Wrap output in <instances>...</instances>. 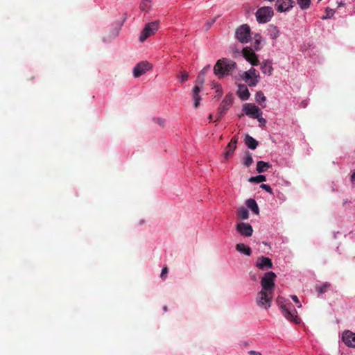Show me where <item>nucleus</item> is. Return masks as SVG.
I'll return each instance as SVG.
<instances>
[{
	"instance_id": "1",
	"label": "nucleus",
	"mask_w": 355,
	"mask_h": 355,
	"mask_svg": "<svg viewBox=\"0 0 355 355\" xmlns=\"http://www.w3.org/2000/svg\"><path fill=\"white\" fill-rule=\"evenodd\" d=\"M236 67V63L228 58L219 59L214 67V73L221 78L230 74Z\"/></svg>"
},
{
	"instance_id": "2",
	"label": "nucleus",
	"mask_w": 355,
	"mask_h": 355,
	"mask_svg": "<svg viewBox=\"0 0 355 355\" xmlns=\"http://www.w3.org/2000/svg\"><path fill=\"white\" fill-rule=\"evenodd\" d=\"M272 297L273 291H265L261 290L256 297L257 304L260 308L268 309L271 305Z\"/></svg>"
},
{
	"instance_id": "3",
	"label": "nucleus",
	"mask_w": 355,
	"mask_h": 355,
	"mask_svg": "<svg viewBox=\"0 0 355 355\" xmlns=\"http://www.w3.org/2000/svg\"><path fill=\"white\" fill-rule=\"evenodd\" d=\"M241 77L250 87L256 86L260 79L259 71L253 67H251L247 71H244Z\"/></svg>"
},
{
	"instance_id": "4",
	"label": "nucleus",
	"mask_w": 355,
	"mask_h": 355,
	"mask_svg": "<svg viewBox=\"0 0 355 355\" xmlns=\"http://www.w3.org/2000/svg\"><path fill=\"white\" fill-rule=\"evenodd\" d=\"M256 18L259 23H267L274 15L273 10L270 6H263L259 8L256 12Z\"/></svg>"
},
{
	"instance_id": "5",
	"label": "nucleus",
	"mask_w": 355,
	"mask_h": 355,
	"mask_svg": "<svg viewBox=\"0 0 355 355\" xmlns=\"http://www.w3.org/2000/svg\"><path fill=\"white\" fill-rule=\"evenodd\" d=\"M276 277V274L272 271L266 272L261 279V290L265 291H273Z\"/></svg>"
},
{
	"instance_id": "6",
	"label": "nucleus",
	"mask_w": 355,
	"mask_h": 355,
	"mask_svg": "<svg viewBox=\"0 0 355 355\" xmlns=\"http://www.w3.org/2000/svg\"><path fill=\"white\" fill-rule=\"evenodd\" d=\"M283 315L289 321L295 324L300 323V319L297 316V313L293 306L290 304L289 307L286 305H280Z\"/></svg>"
},
{
	"instance_id": "7",
	"label": "nucleus",
	"mask_w": 355,
	"mask_h": 355,
	"mask_svg": "<svg viewBox=\"0 0 355 355\" xmlns=\"http://www.w3.org/2000/svg\"><path fill=\"white\" fill-rule=\"evenodd\" d=\"M250 28L248 24H243L236 30L235 35L236 39L241 43H247L250 37Z\"/></svg>"
},
{
	"instance_id": "8",
	"label": "nucleus",
	"mask_w": 355,
	"mask_h": 355,
	"mask_svg": "<svg viewBox=\"0 0 355 355\" xmlns=\"http://www.w3.org/2000/svg\"><path fill=\"white\" fill-rule=\"evenodd\" d=\"M159 21H155L147 24L141 33L139 40L141 42H144L149 36L153 35L158 29Z\"/></svg>"
},
{
	"instance_id": "9",
	"label": "nucleus",
	"mask_w": 355,
	"mask_h": 355,
	"mask_svg": "<svg viewBox=\"0 0 355 355\" xmlns=\"http://www.w3.org/2000/svg\"><path fill=\"white\" fill-rule=\"evenodd\" d=\"M234 100L233 95L232 94H227L225 98L221 102L218 109L217 120H220L223 115L227 111V110L232 105Z\"/></svg>"
},
{
	"instance_id": "10",
	"label": "nucleus",
	"mask_w": 355,
	"mask_h": 355,
	"mask_svg": "<svg viewBox=\"0 0 355 355\" xmlns=\"http://www.w3.org/2000/svg\"><path fill=\"white\" fill-rule=\"evenodd\" d=\"M243 110L246 115L253 119L258 118L259 115H262L261 110L253 103H245L243 106Z\"/></svg>"
},
{
	"instance_id": "11",
	"label": "nucleus",
	"mask_w": 355,
	"mask_h": 355,
	"mask_svg": "<svg viewBox=\"0 0 355 355\" xmlns=\"http://www.w3.org/2000/svg\"><path fill=\"white\" fill-rule=\"evenodd\" d=\"M152 68V65L147 62H141L138 63L133 69V75L135 78H138L145 73L147 71Z\"/></svg>"
},
{
	"instance_id": "12",
	"label": "nucleus",
	"mask_w": 355,
	"mask_h": 355,
	"mask_svg": "<svg viewBox=\"0 0 355 355\" xmlns=\"http://www.w3.org/2000/svg\"><path fill=\"white\" fill-rule=\"evenodd\" d=\"M342 340L346 346L355 348V333L349 330H345L342 334Z\"/></svg>"
},
{
	"instance_id": "13",
	"label": "nucleus",
	"mask_w": 355,
	"mask_h": 355,
	"mask_svg": "<svg viewBox=\"0 0 355 355\" xmlns=\"http://www.w3.org/2000/svg\"><path fill=\"white\" fill-rule=\"evenodd\" d=\"M242 54L245 59L252 65L257 66L259 64L257 55L251 49L244 48L242 51Z\"/></svg>"
},
{
	"instance_id": "14",
	"label": "nucleus",
	"mask_w": 355,
	"mask_h": 355,
	"mask_svg": "<svg viewBox=\"0 0 355 355\" xmlns=\"http://www.w3.org/2000/svg\"><path fill=\"white\" fill-rule=\"evenodd\" d=\"M236 230L244 236H250L253 233L252 227L249 223H239L236 225Z\"/></svg>"
},
{
	"instance_id": "15",
	"label": "nucleus",
	"mask_w": 355,
	"mask_h": 355,
	"mask_svg": "<svg viewBox=\"0 0 355 355\" xmlns=\"http://www.w3.org/2000/svg\"><path fill=\"white\" fill-rule=\"evenodd\" d=\"M256 266L261 270H268L272 267V262L270 258L261 256L257 259Z\"/></svg>"
},
{
	"instance_id": "16",
	"label": "nucleus",
	"mask_w": 355,
	"mask_h": 355,
	"mask_svg": "<svg viewBox=\"0 0 355 355\" xmlns=\"http://www.w3.org/2000/svg\"><path fill=\"white\" fill-rule=\"evenodd\" d=\"M238 142V137L234 136L232 138L230 142L227 144L224 152V158L227 159L233 154L234 150L236 148V144Z\"/></svg>"
},
{
	"instance_id": "17",
	"label": "nucleus",
	"mask_w": 355,
	"mask_h": 355,
	"mask_svg": "<svg viewBox=\"0 0 355 355\" xmlns=\"http://www.w3.org/2000/svg\"><path fill=\"white\" fill-rule=\"evenodd\" d=\"M294 1L293 0H277V10L279 12H285L288 10L290 8L293 7Z\"/></svg>"
},
{
	"instance_id": "18",
	"label": "nucleus",
	"mask_w": 355,
	"mask_h": 355,
	"mask_svg": "<svg viewBox=\"0 0 355 355\" xmlns=\"http://www.w3.org/2000/svg\"><path fill=\"white\" fill-rule=\"evenodd\" d=\"M238 96L243 101H246L249 98L250 94L246 85H239L237 92Z\"/></svg>"
},
{
	"instance_id": "19",
	"label": "nucleus",
	"mask_w": 355,
	"mask_h": 355,
	"mask_svg": "<svg viewBox=\"0 0 355 355\" xmlns=\"http://www.w3.org/2000/svg\"><path fill=\"white\" fill-rule=\"evenodd\" d=\"M260 69L263 73L270 76L273 71V68L272 66V62L269 60L263 61L261 64Z\"/></svg>"
},
{
	"instance_id": "20",
	"label": "nucleus",
	"mask_w": 355,
	"mask_h": 355,
	"mask_svg": "<svg viewBox=\"0 0 355 355\" xmlns=\"http://www.w3.org/2000/svg\"><path fill=\"white\" fill-rule=\"evenodd\" d=\"M201 88L198 85H196L193 89V105L195 107H198L200 104V96L199 92Z\"/></svg>"
},
{
	"instance_id": "21",
	"label": "nucleus",
	"mask_w": 355,
	"mask_h": 355,
	"mask_svg": "<svg viewBox=\"0 0 355 355\" xmlns=\"http://www.w3.org/2000/svg\"><path fill=\"white\" fill-rule=\"evenodd\" d=\"M268 31V35L272 40H276L277 37H279V30L276 26L273 24L269 25Z\"/></svg>"
},
{
	"instance_id": "22",
	"label": "nucleus",
	"mask_w": 355,
	"mask_h": 355,
	"mask_svg": "<svg viewBox=\"0 0 355 355\" xmlns=\"http://www.w3.org/2000/svg\"><path fill=\"white\" fill-rule=\"evenodd\" d=\"M236 250L245 255L250 256L252 253V250L250 247L245 245L244 243H238L236 245Z\"/></svg>"
},
{
	"instance_id": "23",
	"label": "nucleus",
	"mask_w": 355,
	"mask_h": 355,
	"mask_svg": "<svg viewBox=\"0 0 355 355\" xmlns=\"http://www.w3.org/2000/svg\"><path fill=\"white\" fill-rule=\"evenodd\" d=\"M245 143L246 146L252 150H254L258 146L257 141L248 135H247L245 138Z\"/></svg>"
},
{
	"instance_id": "24",
	"label": "nucleus",
	"mask_w": 355,
	"mask_h": 355,
	"mask_svg": "<svg viewBox=\"0 0 355 355\" xmlns=\"http://www.w3.org/2000/svg\"><path fill=\"white\" fill-rule=\"evenodd\" d=\"M271 166L269 162L263 161H259L257 163V171L258 173H261L266 171Z\"/></svg>"
},
{
	"instance_id": "25",
	"label": "nucleus",
	"mask_w": 355,
	"mask_h": 355,
	"mask_svg": "<svg viewBox=\"0 0 355 355\" xmlns=\"http://www.w3.org/2000/svg\"><path fill=\"white\" fill-rule=\"evenodd\" d=\"M246 205L254 214H259V209L255 200L252 198L248 199L246 202Z\"/></svg>"
},
{
	"instance_id": "26",
	"label": "nucleus",
	"mask_w": 355,
	"mask_h": 355,
	"mask_svg": "<svg viewBox=\"0 0 355 355\" xmlns=\"http://www.w3.org/2000/svg\"><path fill=\"white\" fill-rule=\"evenodd\" d=\"M237 216L240 218L241 219H248L249 217V212L248 210L245 208L244 207H240L237 210Z\"/></svg>"
},
{
	"instance_id": "27",
	"label": "nucleus",
	"mask_w": 355,
	"mask_h": 355,
	"mask_svg": "<svg viewBox=\"0 0 355 355\" xmlns=\"http://www.w3.org/2000/svg\"><path fill=\"white\" fill-rule=\"evenodd\" d=\"M256 101L262 107H265V105H262V103H264L266 100V96L261 91H259L255 94Z\"/></svg>"
},
{
	"instance_id": "28",
	"label": "nucleus",
	"mask_w": 355,
	"mask_h": 355,
	"mask_svg": "<svg viewBox=\"0 0 355 355\" xmlns=\"http://www.w3.org/2000/svg\"><path fill=\"white\" fill-rule=\"evenodd\" d=\"M150 7L151 2L150 0H143L139 5L140 10L144 12H148Z\"/></svg>"
},
{
	"instance_id": "29",
	"label": "nucleus",
	"mask_w": 355,
	"mask_h": 355,
	"mask_svg": "<svg viewBox=\"0 0 355 355\" xmlns=\"http://www.w3.org/2000/svg\"><path fill=\"white\" fill-rule=\"evenodd\" d=\"M297 4L302 10H306L310 7L311 0H297Z\"/></svg>"
},
{
	"instance_id": "30",
	"label": "nucleus",
	"mask_w": 355,
	"mask_h": 355,
	"mask_svg": "<svg viewBox=\"0 0 355 355\" xmlns=\"http://www.w3.org/2000/svg\"><path fill=\"white\" fill-rule=\"evenodd\" d=\"M266 180V178L265 175H259L254 177H252L249 179V182L255 183H260L262 182H265Z\"/></svg>"
},
{
	"instance_id": "31",
	"label": "nucleus",
	"mask_w": 355,
	"mask_h": 355,
	"mask_svg": "<svg viewBox=\"0 0 355 355\" xmlns=\"http://www.w3.org/2000/svg\"><path fill=\"white\" fill-rule=\"evenodd\" d=\"M252 162H253V159H252L251 154L249 152H247L245 154V158L243 161V164L245 166L248 167L252 164Z\"/></svg>"
},
{
	"instance_id": "32",
	"label": "nucleus",
	"mask_w": 355,
	"mask_h": 355,
	"mask_svg": "<svg viewBox=\"0 0 355 355\" xmlns=\"http://www.w3.org/2000/svg\"><path fill=\"white\" fill-rule=\"evenodd\" d=\"M261 36L259 34L255 35L254 36V48L255 50H259L260 49V43H261Z\"/></svg>"
},
{
	"instance_id": "33",
	"label": "nucleus",
	"mask_w": 355,
	"mask_h": 355,
	"mask_svg": "<svg viewBox=\"0 0 355 355\" xmlns=\"http://www.w3.org/2000/svg\"><path fill=\"white\" fill-rule=\"evenodd\" d=\"M178 78L180 79L181 83L186 82L188 80L189 74L187 71H180V74L177 76Z\"/></svg>"
},
{
	"instance_id": "34",
	"label": "nucleus",
	"mask_w": 355,
	"mask_h": 355,
	"mask_svg": "<svg viewBox=\"0 0 355 355\" xmlns=\"http://www.w3.org/2000/svg\"><path fill=\"white\" fill-rule=\"evenodd\" d=\"M329 286H330V284L329 283L326 282V283L323 284L321 286L318 287L317 288V291L320 294L324 293L328 291Z\"/></svg>"
},
{
	"instance_id": "35",
	"label": "nucleus",
	"mask_w": 355,
	"mask_h": 355,
	"mask_svg": "<svg viewBox=\"0 0 355 355\" xmlns=\"http://www.w3.org/2000/svg\"><path fill=\"white\" fill-rule=\"evenodd\" d=\"M204 81H205L204 76H202L198 73L196 81V85H198L200 87V86H202L203 85Z\"/></svg>"
},
{
	"instance_id": "36",
	"label": "nucleus",
	"mask_w": 355,
	"mask_h": 355,
	"mask_svg": "<svg viewBox=\"0 0 355 355\" xmlns=\"http://www.w3.org/2000/svg\"><path fill=\"white\" fill-rule=\"evenodd\" d=\"M326 13H327L326 15L323 16L322 17V19H326L331 17L334 15V12L331 9L327 8L326 9Z\"/></svg>"
},
{
	"instance_id": "37",
	"label": "nucleus",
	"mask_w": 355,
	"mask_h": 355,
	"mask_svg": "<svg viewBox=\"0 0 355 355\" xmlns=\"http://www.w3.org/2000/svg\"><path fill=\"white\" fill-rule=\"evenodd\" d=\"M260 187L270 194H273L272 189L268 184H262L260 185Z\"/></svg>"
},
{
	"instance_id": "38",
	"label": "nucleus",
	"mask_w": 355,
	"mask_h": 355,
	"mask_svg": "<svg viewBox=\"0 0 355 355\" xmlns=\"http://www.w3.org/2000/svg\"><path fill=\"white\" fill-rule=\"evenodd\" d=\"M256 119L258 120L260 126H265L266 123V120L264 118H263L261 115H259L258 118Z\"/></svg>"
},
{
	"instance_id": "39",
	"label": "nucleus",
	"mask_w": 355,
	"mask_h": 355,
	"mask_svg": "<svg viewBox=\"0 0 355 355\" xmlns=\"http://www.w3.org/2000/svg\"><path fill=\"white\" fill-rule=\"evenodd\" d=\"M167 274H168V268L166 266L162 268V272L160 275V277L162 279H165Z\"/></svg>"
},
{
	"instance_id": "40",
	"label": "nucleus",
	"mask_w": 355,
	"mask_h": 355,
	"mask_svg": "<svg viewBox=\"0 0 355 355\" xmlns=\"http://www.w3.org/2000/svg\"><path fill=\"white\" fill-rule=\"evenodd\" d=\"M210 69V65L208 64L207 66H205L199 73V74L202 75V76H204L207 73V72Z\"/></svg>"
},
{
	"instance_id": "41",
	"label": "nucleus",
	"mask_w": 355,
	"mask_h": 355,
	"mask_svg": "<svg viewBox=\"0 0 355 355\" xmlns=\"http://www.w3.org/2000/svg\"><path fill=\"white\" fill-rule=\"evenodd\" d=\"M293 301L297 305L298 308H300L302 306L301 304L300 303L299 299L296 295H291V296Z\"/></svg>"
},
{
	"instance_id": "42",
	"label": "nucleus",
	"mask_w": 355,
	"mask_h": 355,
	"mask_svg": "<svg viewBox=\"0 0 355 355\" xmlns=\"http://www.w3.org/2000/svg\"><path fill=\"white\" fill-rule=\"evenodd\" d=\"M249 354L250 355H261V354L260 352H255V351H250Z\"/></svg>"
},
{
	"instance_id": "43",
	"label": "nucleus",
	"mask_w": 355,
	"mask_h": 355,
	"mask_svg": "<svg viewBox=\"0 0 355 355\" xmlns=\"http://www.w3.org/2000/svg\"><path fill=\"white\" fill-rule=\"evenodd\" d=\"M350 179L352 182L355 183V171L351 175Z\"/></svg>"
},
{
	"instance_id": "44",
	"label": "nucleus",
	"mask_w": 355,
	"mask_h": 355,
	"mask_svg": "<svg viewBox=\"0 0 355 355\" xmlns=\"http://www.w3.org/2000/svg\"><path fill=\"white\" fill-rule=\"evenodd\" d=\"M119 28L116 29L114 33V34H113V36H114V37L117 36L118 34H119Z\"/></svg>"
},
{
	"instance_id": "45",
	"label": "nucleus",
	"mask_w": 355,
	"mask_h": 355,
	"mask_svg": "<svg viewBox=\"0 0 355 355\" xmlns=\"http://www.w3.org/2000/svg\"><path fill=\"white\" fill-rule=\"evenodd\" d=\"M164 311H167V306H164Z\"/></svg>"
},
{
	"instance_id": "46",
	"label": "nucleus",
	"mask_w": 355,
	"mask_h": 355,
	"mask_svg": "<svg viewBox=\"0 0 355 355\" xmlns=\"http://www.w3.org/2000/svg\"><path fill=\"white\" fill-rule=\"evenodd\" d=\"M209 120H211V119H212V115H211V114H210V115L209 116Z\"/></svg>"
},
{
	"instance_id": "47",
	"label": "nucleus",
	"mask_w": 355,
	"mask_h": 355,
	"mask_svg": "<svg viewBox=\"0 0 355 355\" xmlns=\"http://www.w3.org/2000/svg\"><path fill=\"white\" fill-rule=\"evenodd\" d=\"M164 121L163 120H162V122H160V125H164Z\"/></svg>"
}]
</instances>
